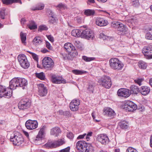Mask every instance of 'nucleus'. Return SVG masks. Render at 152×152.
<instances>
[{
	"mask_svg": "<svg viewBox=\"0 0 152 152\" xmlns=\"http://www.w3.org/2000/svg\"><path fill=\"white\" fill-rule=\"evenodd\" d=\"M109 64L110 67L115 70H120L122 69L124 66L122 62L116 58H110L109 60Z\"/></svg>",
	"mask_w": 152,
	"mask_h": 152,
	"instance_id": "obj_1",
	"label": "nucleus"
},
{
	"mask_svg": "<svg viewBox=\"0 0 152 152\" xmlns=\"http://www.w3.org/2000/svg\"><path fill=\"white\" fill-rule=\"evenodd\" d=\"M10 139L13 144L15 145H20L23 144L24 141V139L22 135L17 132L11 135Z\"/></svg>",
	"mask_w": 152,
	"mask_h": 152,
	"instance_id": "obj_2",
	"label": "nucleus"
},
{
	"mask_svg": "<svg viewBox=\"0 0 152 152\" xmlns=\"http://www.w3.org/2000/svg\"><path fill=\"white\" fill-rule=\"evenodd\" d=\"M98 83L100 86L107 88H110L112 85L110 77L107 76H103L99 79Z\"/></svg>",
	"mask_w": 152,
	"mask_h": 152,
	"instance_id": "obj_3",
	"label": "nucleus"
},
{
	"mask_svg": "<svg viewBox=\"0 0 152 152\" xmlns=\"http://www.w3.org/2000/svg\"><path fill=\"white\" fill-rule=\"evenodd\" d=\"M123 109H125L129 112H133L137 108L136 104L133 102L130 101H125L121 105Z\"/></svg>",
	"mask_w": 152,
	"mask_h": 152,
	"instance_id": "obj_4",
	"label": "nucleus"
},
{
	"mask_svg": "<svg viewBox=\"0 0 152 152\" xmlns=\"http://www.w3.org/2000/svg\"><path fill=\"white\" fill-rule=\"evenodd\" d=\"M43 67L48 70H51L54 66V63L52 59L49 57H45L42 60Z\"/></svg>",
	"mask_w": 152,
	"mask_h": 152,
	"instance_id": "obj_5",
	"label": "nucleus"
},
{
	"mask_svg": "<svg viewBox=\"0 0 152 152\" xmlns=\"http://www.w3.org/2000/svg\"><path fill=\"white\" fill-rule=\"evenodd\" d=\"M18 59L20 65L23 68L26 69L29 67V63L25 55L22 54L19 55Z\"/></svg>",
	"mask_w": 152,
	"mask_h": 152,
	"instance_id": "obj_6",
	"label": "nucleus"
},
{
	"mask_svg": "<svg viewBox=\"0 0 152 152\" xmlns=\"http://www.w3.org/2000/svg\"><path fill=\"white\" fill-rule=\"evenodd\" d=\"M31 105V102L28 98H23L19 102L18 107L20 110H24L28 109Z\"/></svg>",
	"mask_w": 152,
	"mask_h": 152,
	"instance_id": "obj_7",
	"label": "nucleus"
},
{
	"mask_svg": "<svg viewBox=\"0 0 152 152\" xmlns=\"http://www.w3.org/2000/svg\"><path fill=\"white\" fill-rule=\"evenodd\" d=\"M142 52L145 58L150 59L152 58V46L145 47L142 50Z\"/></svg>",
	"mask_w": 152,
	"mask_h": 152,
	"instance_id": "obj_8",
	"label": "nucleus"
},
{
	"mask_svg": "<svg viewBox=\"0 0 152 152\" xmlns=\"http://www.w3.org/2000/svg\"><path fill=\"white\" fill-rule=\"evenodd\" d=\"M38 124L37 121L29 119L26 122L25 126L27 129L32 130L36 128L38 126Z\"/></svg>",
	"mask_w": 152,
	"mask_h": 152,
	"instance_id": "obj_9",
	"label": "nucleus"
},
{
	"mask_svg": "<svg viewBox=\"0 0 152 152\" xmlns=\"http://www.w3.org/2000/svg\"><path fill=\"white\" fill-rule=\"evenodd\" d=\"M96 140L102 144L105 145L109 142L108 136L104 134H100L96 136Z\"/></svg>",
	"mask_w": 152,
	"mask_h": 152,
	"instance_id": "obj_10",
	"label": "nucleus"
},
{
	"mask_svg": "<svg viewBox=\"0 0 152 152\" xmlns=\"http://www.w3.org/2000/svg\"><path fill=\"white\" fill-rule=\"evenodd\" d=\"M94 37V33L90 29H86L83 30H82V38L87 39H93Z\"/></svg>",
	"mask_w": 152,
	"mask_h": 152,
	"instance_id": "obj_11",
	"label": "nucleus"
},
{
	"mask_svg": "<svg viewBox=\"0 0 152 152\" xmlns=\"http://www.w3.org/2000/svg\"><path fill=\"white\" fill-rule=\"evenodd\" d=\"M117 94L119 96L127 98L130 96L131 94L129 90L127 88H121L118 90Z\"/></svg>",
	"mask_w": 152,
	"mask_h": 152,
	"instance_id": "obj_12",
	"label": "nucleus"
},
{
	"mask_svg": "<svg viewBox=\"0 0 152 152\" xmlns=\"http://www.w3.org/2000/svg\"><path fill=\"white\" fill-rule=\"evenodd\" d=\"M80 104V100L78 99H74L70 103L69 107L71 110L73 111H76L78 109V106Z\"/></svg>",
	"mask_w": 152,
	"mask_h": 152,
	"instance_id": "obj_13",
	"label": "nucleus"
},
{
	"mask_svg": "<svg viewBox=\"0 0 152 152\" xmlns=\"http://www.w3.org/2000/svg\"><path fill=\"white\" fill-rule=\"evenodd\" d=\"M88 143L85 141L80 140L77 143L76 148L80 152H84L85 149Z\"/></svg>",
	"mask_w": 152,
	"mask_h": 152,
	"instance_id": "obj_14",
	"label": "nucleus"
},
{
	"mask_svg": "<svg viewBox=\"0 0 152 152\" xmlns=\"http://www.w3.org/2000/svg\"><path fill=\"white\" fill-rule=\"evenodd\" d=\"M39 94L41 96H45L47 93V89L43 84L38 85Z\"/></svg>",
	"mask_w": 152,
	"mask_h": 152,
	"instance_id": "obj_15",
	"label": "nucleus"
},
{
	"mask_svg": "<svg viewBox=\"0 0 152 152\" xmlns=\"http://www.w3.org/2000/svg\"><path fill=\"white\" fill-rule=\"evenodd\" d=\"M95 23L97 25L99 26H105L108 24V22L107 20L100 17H97L96 18Z\"/></svg>",
	"mask_w": 152,
	"mask_h": 152,
	"instance_id": "obj_16",
	"label": "nucleus"
},
{
	"mask_svg": "<svg viewBox=\"0 0 152 152\" xmlns=\"http://www.w3.org/2000/svg\"><path fill=\"white\" fill-rule=\"evenodd\" d=\"M104 115L108 117H112L114 116L115 113V111L111 108L107 107L104 109Z\"/></svg>",
	"mask_w": 152,
	"mask_h": 152,
	"instance_id": "obj_17",
	"label": "nucleus"
},
{
	"mask_svg": "<svg viewBox=\"0 0 152 152\" xmlns=\"http://www.w3.org/2000/svg\"><path fill=\"white\" fill-rule=\"evenodd\" d=\"M52 81L53 83H55L60 84L66 83V81L61 77H56L53 75L52 77Z\"/></svg>",
	"mask_w": 152,
	"mask_h": 152,
	"instance_id": "obj_18",
	"label": "nucleus"
},
{
	"mask_svg": "<svg viewBox=\"0 0 152 152\" xmlns=\"http://www.w3.org/2000/svg\"><path fill=\"white\" fill-rule=\"evenodd\" d=\"M18 82V77L13 78L10 82V87L12 89H15L17 87H19Z\"/></svg>",
	"mask_w": 152,
	"mask_h": 152,
	"instance_id": "obj_19",
	"label": "nucleus"
},
{
	"mask_svg": "<svg viewBox=\"0 0 152 152\" xmlns=\"http://www.w3.org/2000/svg\"><path fill=\"white\" fill-rule=\"evenodd\" d=\"M128 29L122 23L119 25L117 30L120 35H124L128 33Z\"/></svg>",
	"mask_w": 152,
	"mask_h": 152,
	"instance_id": "obj_20",
	"label": "nucleus"
},
{
	"mask_svg": "<svg viewBox=\"0 0 152 152\" xmlns=\"http://www.w3.org/2000/svg\"><path fill=\"white\" fill-rule=\"evenodd\" d=\"M150 89L149 87L146 86H142L141 87L140 89V92L142 95L146 96L150 93Z\"/></svg>",
	"mask_w": 152,
	"mask_h": 152,
	"instance_id": "obj_21",
	"label": "nucleus"
},
{
	"mask_svg": "<svg viewBox=\"0 0 152 152\" xmlns=\"http://www.w3.org/2000/svg\"><path fill=\"white\" fill-rule=\"evenodd\" d=\"M61 132L60 129L58 127L53 128L50 130V134L56 137H58Z\"/></svg>",
	"mask_w": 152,
	"mask_h": 152,
	"instance_id": "obj_22",
	"label": "nucleus"
},
{
	"mask_svg": "<svg viewBox=\"0 0 152 152\" xmlns=\"http://www.w3.org/2000/svg\"><path fill=\"white\" fill-rule=\"evenodd\" d=\"M64 48L66 51L71 53L75 50V48L71 43H66L64 45Z\"/></svg>",
	"mask_w": 152,
	"mask_h": 152,
	"instance_id": "obj_23",
	"label": "nucleus"
},
{
	"mask_svg": "<svg viewBox=\"0 0 152 152\" xmlns=\"http://www.w3.org/2000/svg\"><path fill=\"white\" fill-rule=\"evenodd\" d=\"M12 89L10 87L5 88L4 93L1 94V97L4 96L7 98H9L12 96Z\"/></svg>",
	"mask_w": 152,
	"mask_h": 152,
	"instance_id": "obj_24",
	"label": "nucleus"
},
{
	"mask_svg": "<svg viewBox=\"0 0 152 152\" xmlns=\"http://www.w3.org/2000/svg\"><path fill=\"white\" fill-rule=\"evenodd\" d=\"M84 14L86 16H94L96 15L95 10L90 9L84 10Z\"/></svg>",
	"mask_w": 152,
	"mask_h": 152,
	"instance_id": "obj_25",
	"label": "nucleus"
},
{
	"mask_svg": "<svg viewBox=\"0 0 152 152\" xmlns=\"http://www.w3.org/2000/svg\"><path fill=\"white\" fill-rule=\"evenodd\" d=\"M18 82H21V84H19V87H22L23 89L24 88V87L28 84L27 80L24 78L18 77ZM19 83V82H18Z\"/></svg>",
	"mask_w": 152,
	"mask_h": 152,
	"instance_id": "obj_26",
	"label": "nucleus"
},
{
	"mask_svg": "<svg viewBox=\"0 0 152 152\" xmlns=\"http://www.w3.org/2000/svg\"><path fill=\"white\" fill-rule=\"evenodd\" d=\"M82 30L76 29L73 30L71 32V34L74 37H82Z\"/></svg>",
	"mask_w": 152,
	"mask_h": 152,
	"instance_id": "obj_27",
	"label": "nucleus"
},
{
	"mask_svg": "<svg viewBox=\"0 0 152 152\" xmlns=\"http://www.w3.org/2000/svg\"><path fill=\"white\" fill-rule=\"evenodd\" d=\"M43 39L39 36L35 37L33 40V44L36 46L41 45Z\"/></svg>",
	"mask_w": 152,
	"mask_h": 152,
	"instance_id": "obj_28",
	"label": "nucleus"
},
{
	"mask_svg": "<svg viewBox=\"0 0 152 152\" xmlns=\"http://www.w3.org/2000/svg\"><path fill=\"white\" fill-rule=\"evenodd\" d=\"M54 147L55 148L61 146L65 143L64 138L60 139L54 142Z\"/></svg>",
	"mask_w": 152,
	"mask_h": 152,
	"instance_id": "obj_29",
	"label": "nucleus"
},
{
	"mask_svg": "<svg viewBox=\"0 0 152 152\" xmlns=\"http://www.w3.org/2000/svg\"><path fill=\"white\" fill-rule=\"evenodd\" d=\"M130 94H137L140 92V89L138 87L134 85H132L130 87Z\"/></svg>",
	"mask_w": 152,
	"mask_h": 152,
	"instance_id": "obj_30",
	"label": "nucleus"
},
{
	"mask_svg": "<svg viewBox=\"0 0 152 152\" xmlns=\"http://www.w3.org/2000/svg\"><path fill=\"white\" fill-rule=\"evenodd\" d=\"M73 53V52L72 53V52H71V53L69 52L67 54L63 53H61V54L62 56L65 59H67L68 60H72L73 59V58L74 57V56H73V55H72V54Z\"/></svg>",
	"mask_w": 152,
	"mask_h": 152,
	"instance_id": "obj_31",
	"label": "nucleus"
},
{
	"mask_svg": "<svg viewBox=\"0 0 152 152\" xmlns=\"http://www.w3.org/2000/svg\"><path fill=\"white\" fill-rule=\"evenodd\" d=\"M45 128L46 126L45 125L42 126L37 136V138H41L43 137Z\"/></svg>",
	"mask_w": 152,
	"mask_h": 152,
	"instance_id": "obj_32",
	"label": "nucleus"
},
{
	"mask_svg": "<svg viewBox=\"0 0 152 152\" xmlns=\"http://www.w3.org/2000/svg\"><path fill=\"white\" fill-rule=\"evenodd\" d=\"M27 26L31 30L35 29L37 28V25L35 23L32 21H29V23L27 24Z\"/></svg>",
	"mask_w": 152,
	"mask_h": 152,
	"instance_id": "obj_33",
	"label": "nucleus"
},
{
	"mask_svg": "<svg viewBox=\"0 0 152 152\" xmlns=\"http://www.w3.org/2000/svg\"><path fill=\"white\" fill-rule=\"evenodd\" d=\"M20 36L22 43L24 45H26V34L21 32L20 33Z\"/></svg>",
	"mask_w": 152,
	"mask_h": 152,
	"instance_id": "obj_34",
	"label": "nucleus"
},
{
	"mask_svg": "<svg viewBox=\"0 0 152 152\" xmlns=\"http://www.w3.org/2000/svg\"><path fill=\"white\" fill-rule=\"evenodd\" d=\"M94 151L93 147L91 145L88 144V145L86 146L84 152H93Z\"/></svg>",
	"mask_w": 152,
	"mask_h": 152,
	"instance_id": "obj_35",
	"label": "nucleus"
},
{
	"mask_svg": "<svg viewBox=\"0 0 152 152\" xmlns=\"http://www.w3.org/2000/svg\"><path fill=\"white\" fill-rule=\"evenodd\" d=\"M36 76L41 80H44L45 78V75L43 72L39 73H35Z\"/></svg>",
	"mask_w": 152,
	"mask_h": 152,
	"instance_id": "obj_36",
	"label": "nucleus"
},
{
	"mask_svg": "<svg viewBox=\"0 0 152 152\" xmlns=\"http://www.w3.org/2000/svg\"><path fill=\"white\" fill-rule=\"evenodd\" d=\"M95 86V84L94 83H90L88 85L87 90L90 92L93 93L94 90V87Z\"/></svg>",
	"mask_w": 152,
	"mask_h": 152,
	"instance_id": "obj_37",
	"label": "nucleus"
},
{
	"mask_svg": "<svg viewBox=\"0 0 152 152\" xmlns=\"http://www.w3.org/2000/svg\"><path fill=\"white\" fill-rule=\"evenodd\" d=\"M119 125L122 129H126L128 127V123L126 122L122 121L120 123Z\"/></svg>",
	"mask_w": 152,
	"mask_h": 152,
	"instance_id": "obj_38",
	"label": "nucleus"
},
{
	"mask_svg": "<svg viewBox=\"0 0 152 152\" xmlns=\"http://www.w3.org/2000/svg\"><path fill=\"white\" fill-rule=\"evenodd\" d=\"M54 142H48L46 143L44 146L45 147L47 148H55L54 147Z\"/></svg>",
	"mask_w": 152,
	"mask_h": 152,
	"instance_id": "obj_39",
	"label": "nucleus"
},
{
	"mask_svg": "<svg viewBox=\"0 0 152 152\" xmlns=\"http://www.w3.org/2000/svg\"><path fill=\"white\" fill-rule=\"evenodd\" d=\"M45 6L42 3H40L38 4L33 10H41L44 9Z\"/></svg>",
	"mask_w": 152,
	"mask_h": 152,
	"instance_id": "obj_40",
	"label": "nucleus"
},
{
	"mask_svg": "<svg viewBox=\"0 0 152 152\" xmlns=\"http://www.w3.org/2000/svg\"><path fill=\"white\" fill-rule=\"evenodd\" d=\"M58 21V19L56 17H53L52 18H49L48 22L50 24H54L56 23Z\"/></svg>",
	"mask_w": 152,
	"mask_h": 152,
	"instance_id": "obj_41",
	"label": "nucleus"
},
{
	"mask_svg": "<svg viewBox=\"0 0 152 152\" xmlns=\"http://www.w3.org/2000/svg\"><path fill=\"white\" fill-rule=\"evenodd\" d=\"M82 58L86 62H90L94 60L95 59L94 57H88L85 56H83Z\"/></svg>",
	"mask_w": 152,
	"mask_h": 152,
	"instance_id": "obj_42",
	"label": "nucleus"
},
{
	"mask_svg": "<svg viewBox=\"0 0 152 152\" xmlns=\"http://www.w3.org/2000/svg\"><path fill=\"white\" fill-rule=\"evenodd\" d=\"M5 9L0 8V17L3 19H4Z\"/></svg>",
	"mask_w": 152,
	"mask_h": 152,
	"instance_id": "obj_43",
	"label": "nucleus"
},
{
	"mask_svg": "<svg viewBox=\"0 0 152 152\" xmlns=\"http://www.w3.org/2000/svg\"><path fill=\"white\" fill-rule=\"evenodd\" d=\"M56 7L58 8V9H59V10L65 9L66 8L65 4L62 3H60L57 5L56 6Z\"/></svg>",
	"mask_w": 152,
	"mask_h": 152,
	"instance_id": "obj_44",
	"label": "nucleus"
},
{
	"mask_svg": "<svg viewBox=\"0 0 152 152\" xmlns=\"http://www.w3.org/2000/svg\"><path fill=\"white\" fill-rule=\"evenodd\" d=\"M121 23L118 22H114L111 23V26L114 28H117V30H118V27L119 26V25Z\"/></svg>",
	"mask_w": 152,
	"mask_h": 152,
	"instance_id": "obj_45",
	"label": "nucleus"
},
{
	"mask_svg": "<svg viewBox=\"0 0 152 152\" xmlns=\"http://www.w3.org/2000/svg\"><path fill=\"white\" fill-rule=\"evenodd\" d=\"M138 66L140 68L143 69H146L147 67L146 64L142 61H139Z\"/></svg>",
	"mask_w": 152,
	"mask_h": 152,
	"instance_id": "obj_46",
	"label": "nucleus"
},
{
	"mask_svg": "<svg viewBox=\"0 0 152 152\" xmlns=\"http://www.w3.org/2000/svg\"><path fill=\"white\" fill-rule=\"evenodd\" d=\"M72 72L76 75H82L83 73H86V72L77 70H72Z\"/></svg>",
	"mask_w": 152,
	"mask_h": 152,
	"instance_id": "obj_47",
	"label": "nucleus"
},
{
	"mask_svg": "<svg viewBox=\"0 0 152 152\" xmlns=\"http://www.w3.org/2000/svg\"><path fill=\"white\" fill-rule=\"evenodd\" d=\"M66 136L69 139L72 140L74 138V135L72 132H69L67 133Z\"/></svg>",
	"mask_w": 152,
	"mask_h": 152,
	"instance_id": "obj_48",
	"label": "nucleus"
},
{
	"mask_svg": "<svg viewBox=\"0 0 152 152\" xmlns=\"http://www.w3.org/2000/svg\"><path fill=\"white\" fill-rule=\"evenodd\" d=\"M143 80V78H137L134 80V82L139 86H141L142 84L141 83Z\"/></svg>",
	"mask_w": 152,
	"mask_h": 152,
	"instance_id": "obj_49",
	"label": "nucleus"
},
{
	"mask_svg": "<svg viewBox=\"0 0 152 152\" xmlns=\"http://www.w3.org/2000/svg\"><path fill=\"white\" fill-rule=\"evenodd\" d=\"M3 3L5 4L9 5L12 3V0H2Z\"/></svg>",
	"mask_w": 152,
	"mask_h": 152,
	"instance_id": "obj_50",
	"label": "nucleus"
},
{
	"mask_svg": "<svg viewBox=\"0 0 152 152\" xmlns=\"http://www.w3.org/2000/svg\"><path fill=\"white\" fill-rule=\"evenodd\" d=\"M48 29V28L46 26L42 25L39 27L38 31L41 32L43 30H47Z\"/></svg>",
	"mask_w": 152,
	"mask_h": 152,
	"instance_id": "obj_51",
	"label": "nucleus"
},
{
	"mask_svg": "<svg viewBox=\"0 0 152 152\" xmlns=\"http://www.w3.org/2000/svg\"><path fill=\"white\" fill-rule=\"evenodd\" d=\"M92 117L94 120L96 122H98L99 121H100L98 119V117H96V114L95 112H93L91 114Z\"/></svg>",
	"mask_w": 152,
	"mask_h": 152,
	"instance_id": "obj_52",
	"label": "nucleus"
},
{
	"mask_svg": "<svg viewBox=\"0 0 152 152\" xmlns=\"http://www.w3.org/2000/svg\"><path fill=\"white\" fill-rule=\"evenodd\" d=\"M132 1V4L133 6L136 7L139 4L138 0H131Z\"/></svg>",
	"mask_w": 152,
	"mask_h": 152,
	"instance_id": "obj_53",
	"label": "nucleus"
},
{
	"mask_svg": "<svg viewBox=\"0 0 152 152\" xmlns=\"http://www.w3.org/2000/svg\"><path fill=\"white\" fill-rule=\"evenodd\" d=\"M126 152H138L136 149L132 148L129 147L126 150Z\"/></svg>",
	"mask_w": 152,
	"mask_h": 152,
	"instance_id": "obj_54",
	"label": "nucleus"
},
{
	"mask_svg": "<svg viewBox=\"0 0 152 152\" xmlns=\"http://www.w3.org/2000/svg\"><path fill=\"white\" fill-rule=\"evenodd\" d=\"M145 38L148 39L152 40V35L149 32L147 33L146 34Z\"/></svg>",
	"mask_w": 152,
	"mask_h": 152,
	"instance_id": "obj_55",
	"label": "nucleus"
},
{
	"mask_svg": "<svg viewBox=\"0 0 152 152\" xmlns=\"http://www.w3.org/2000/svg\"><path fill=\"white\" fill-rule=\"evenodd\" d=\"M32 53V56L33 58L36 61H38V56L34 53Z\"/></svg>",
	"mask_w": 152,
	"mask_h": 152,
	"instance_id": "obj_56",
	"label": "nucleus"
},
{
	"mask_svg": "<svg viewBox=\"0 0 152 152\" xmlns=\"http://www.w3.org/2000/svg\"><path fill=\"white\" fill-rule=\"evenodd\" d=\"M5 88L2 86L0 85V97L1 98V94L4 93Z\"/></svg>",
	"mask_w": 152,
	"mask_h": 152,
	"instance_id": "obj_57",
	"label": "nucleus"
},
{
	"mask_svg": "<svg viewBox=\"0 0 152 152\" xmlns=\"http://www.w3.org/2000/svg\"><path fill=\"white\" fill-rule=\"evenodd\" d=\"M70 149V147H68L65 148L61 150L59 152H69Z\"/></svg>",
	"mask_w": 152,
	"mask_h": 152,
	"instance_id": "obj_58",
	"label": "nucleus"
},
{
	"mask_svg": "<svg viewBox=\"0 0 152 152\" xmlns=\"http://www.w3.org/2000/svg\"><path fill=\"white\" fill-rule=\"evenodd\" d=\"M46 47L49 50H51L52 49V47L51 46L50 43L48 42H46L45 43Z\"/></svg>",
	"mask_w": 152,
	"mask_h": 152,
	"instance_id": "obj_59",
	"label": "nucleus"
},
{
	"mask_svg": "<svg viewBox=\"0 0 152 152\" xmlns=\"http://www.w3.org/2000/svg\"><path fill=\"white\" fill-rule=\"evenodd\" d=\"M92 132H90L88 133V134L86 136V138L87 140L88 141L90 139L89 137L92 136Z\"/></svg>",
	"mask_w": 152,
	"mask_h": 152,
	"instance_id": "obj_60",
	"label": "nucleus"
},
{
	"mask_svg": "<svg viewBox=\"0 0 152 152\" xmlns=\"http://www.w3.org/2000/svg\"><path fill=\"white\" fill-rule=\"evenodd\" d=\"M99 37L100 38H103L104 39H107L108 38V37H107L103 33H101L99 35Z\"/></svg>",
	"mask_w": 152,
	"mask_h": 152,
	"instance_id": "obj_61",
	"label": "nucleus"
},
{
	"mask_svg": "<svg viewBox=\"0 0 152 152\" xmlns=\"http://www.w3.org/2000/svg\"><path fill=\"white\" fill-rule=\"evenodd\" d=\"M64 115L66 116L67 117H70L71 115V114L70 113L69 111H64Z\"/></svg>",
	"mask_w": 152,
	"mask_h": 152,
	"instance_id": "obj_62",
	"label": "nucleus"
},
{
	"mask_svg": "<svg viewBox=\"0 0 152 152\" xmlns=\"http://www.w3.org/2000/svg\"><path fill=\"white\" fill-rule=\"evenodd\" d=\"M53 17H56L54 13L51 11H50V12L49 15V18H53Z\"/></svg>",
	"mask_w": 152,
	"mask_h": 152,
	"instance_id": "obj_63",
	"label": "nucleus"
},
{
	"mask_svg": "<svg viewBox=\"0 0 152 152\" xmlns=\"http://www.w3.org/2000/svg\"><path fill=\"white\" fill-rule=\"evenodd\" d=\"M47 37L48 39L51 42H53L54 41V39L53 37L51 35L47 36Z\"/></svg>",
	"mask_w": 152,
	"mask_h": 152,
	"instance_id": "obj_64",
	"label": "nucleus"
}]
</instances>
